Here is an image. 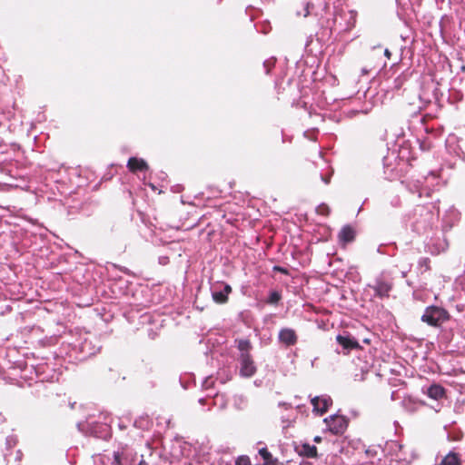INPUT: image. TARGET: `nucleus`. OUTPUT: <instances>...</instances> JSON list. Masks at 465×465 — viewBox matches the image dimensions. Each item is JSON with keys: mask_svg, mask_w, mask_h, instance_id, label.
Masks as SVG:
<instances>
[{"mask_svg": "<svg viewBox=\"0 0 465 465\" xmlns=\"http://www.w3.org/2000/svg\"><path fill=\"white\" fill-rule=\"evenodd\" d=\"M450 313L442 307L440 306H428L426 307L421 321L432 327H440L442 323L450 320Z\"/></svg>", "mask_w": 465, "mask_h": 465, "instance_id": "1", "label": "nucleus"}, {"mask_svg": "<svg viewBox=\"0 0 465 465\" xmlns=\"http://www.w3.org/2000/svg\"><path fill=\"white\" fill-rule=\"evenodd\" d=\"M231 292L232 287L228 283L217 282L211 286L212 298L218 304L226 303Z\"/></svg>", "mask_w": 465, "mask_h": 465, "instance_id": "2", "label": "nucleus"}, {"mask_svg": "<svg viewBox=\"0 0 465 465\" xmlns=\"http://www.w3.org/2000/svg\"><path fill=\"white\" fill-rule=\"evenodd\" d=\"M328 427L329 430L335 435L341 434L348 426V420L346 417L333 414L323 420Z\"/></svg>", "mask_w": 465, "mask_h": 465, "instance_id": "3", "label": "nucleus"}, {"mask_svg": "<svg viewBox=\"0 0 465 465\" xmlns=\"http://www.w3.org/2000/svg\"><path fill=\"white\" fill-rule=\"evenodd\" d=\"M414 216H420V219L416 218V226L417 230L424 229L426 230L430 224L432 223V221L434 219V214L432 212L424 205H419L414 210Z\"/></svg>", "mask_w": 465, "mask_h": 465, "instance_id": "4", "label": "nucleus"}, {"mask_svg": "<svg viewBox=\"0 0 465 465\" xmlns=\"http://www.w3.org/2000/svg\"><path fill=\"white\" fill-rule=\"evenodd\" d=\"M370 287L373 289L376 297L384 299L390 296L393 282L391 280L385 279L383 276H380L375 279L374 283L370 285Z\"/></svg>", "mask_w": 465, "mask_h": 465, "instance_id": "5", "label": "nucleus"}, {"mask_svg": "<svg viewBox=\"0 0 465 465\" xmlns=\"http://www.w3.org/2000/svg\"><path fill=\"white\" fill-rule=\"evenodd\" d=\"M239 361H240L241 376L249 378L255 374L256 366L254 364V361H253L251 354L250 355L240 354Z\"/></svg>", "mask_w": 465, "mask_h": 465, "instance_id": "6", "label": "nucleus"}, {"mask_svg": "<svg viewBox=\"0 0 465 465\" xmlns=\"http://www.w3.org/2000/svg\"><path fill=\"white\" fill-rule=\"evenodd\" d=\"M336 341L342 347L344 354H348L351 350L361 348L358 341L347 332L338 334L336 336Z\"/></svg>", "mask_w": 465, "mask_h": 465, "instance_id": "7", "label": "nucleus"}, {"mask_svg": "<svg viewBox=\"0 0 465 465\" xmlns=\"http://www.w3.org/2000/svg\"><path fill=\"white\" fill-rule=\"evenodd\" d=\"M448 248V242L444 238H430L426 242L425 250L432 255H438L440 252L446 251Z\"/></svg>", "mask_w": 465, "mask_h": 465, "instance_id": "8", "label": "nucleus"}, {"mask_svg": "<svg viewBox=\"0 0 465 465\" xmlns=\"http://www.w3.org/2000/svg\"><path fill=\"white\" fill-rule=\"evenodd\" d=\"M311 403L313 407V412L322 415L332 404V400L327 395L316 396L311 400Z\"/></svg>", "mask_w": 465, "mask_h": 465, "instance_id": "9", "label": "nucleus"}, {"mask_svg": "<svg viewBox=\"0 0 465 465\" xmlns=\"http://www.w3.org/2000/svg\"><path fill=\"white\" fill-rule=\"evenodd\" d=\"M279 342L286 347L294 346L298 341L296 331L292 328H282L278 333Z\"/></svg>", "mask_w": 465, "mask_h": 465, "instance_id": "10", "label": "nucleus"}, {"mask_svg": "<svg viewBox=\"0 0 465 465\" xmlns=\"http://www.w3.org/2000/svg\"><path fill=\"white\" fill-rule=\"evenodd\" d=\"M111 465H135V455L128 450L115 451Z\"/></svg>", "mask_w": 465, "mask_h": 465, "instance_id": "11", "label": "nucleus"}, {"mask_svg": "<svg viewBox=\"0 0 465 465\" xmlns=\"http://www.w3.org/2000/svg\"><path fill=\"white\" fill-rule=\"evenodd\" d=\"M424 405L425 403L423 401L412 398L411 396L404 397L403 400L401 401L402 408L410 413H414L418 411Z\"/></svg>", "mask_w": 465, "mask_h": 465, "instance_id": "12", "label": "nucleus"}, {"mask_svg": "<svg viewBox=\"0 0 465 465\" xmlns=\"http://www.w3.org/2000/svg\"><path fill=\"white\" fill-rule=\"evenodd\" d=\"M127 167L131 172L143 171L148 168L147 163L143 159L131 157L128 160Z\"/></svg>", "mask_w": 465, "mask_h": 465, "instance_id": "13", "label": "nucleus"}, {"mask_svg": "<svg viewBox=\"0 0 465 465\" xmlns=\"http://www.w3.org/2000/svg\"><path fill=\"white\" fill-rule=\"evenodd\" d=\"M444 394V388L439 384H432L427 389V395L433 400H440Z\"/></svg>", "mask_w": 465, "mask_h": 465, "instance_id": "14", "label": "nucleus"}, {"mask_svg": "<svg viewBox=\"0 0 465 465\" xmlns=\"http://www.w3.org/2000/svg\"><path fill=\"white\" fill-rule=\"evenodd\" d=\"M354 238V231L351 226H344L339 232V239L341 242H349Z\"/></svg>", "mask_w": 465, "mask_h": 465, "instance_id": "15", "label": "nucleus"}, {"mask_svg": "<svg viewBox=\"0 0 465 465\" xmlns=\"http://www.w3.org/2000/svg\"><path fill=\"white\" fill-rule=\"evenodd\" d=\"M440 465H461L459 455L453 451L449 452Z\"/></svg>", "mask_w": 465, "mask_h": 465, "instance_id": "16", "label": "nucleus"}, {"mask_svg": "<svg viewBox=\"0 0 465 465\" xmlns=\"http://www.w3.org/2000/svg\"><path fill=\"white\" fill-rule=\"evenodd\" d=\"M237 348L240 351V354L250 355V351L252 349V344L247 339L236 340Z\"/></svg>", "mask_w": 465, "mask_h": 465, "instance_id": "17", "label": "nucleus"}, {"mask_svg": "<svg viewBox=\"0 0 465 465\" xmlns=\"http://www.w3.org/2000/svg\"><path fill=\"white\" fill-rule=\"evenodd\" d=\"M282 299V294L278 291H272L270 292L267 299L266 303L268 304H277Z\"/></svg>", "mask_w": 465, "mask_h": 465, "instance_id": "18", "label": "nucleus"}, {"mask_svg": "<svg viewBox=\"0 0 465 465\" xmlns=\"http://www.w3.org/2000/svg\"><path fill=\"white\" fill-rule=\"evenodd\" d=\"M418 267L422 272L429 271L430 269V260L428 257H421L418 261Z\"/></svg>", "mask_w": 465, "mask_h": 465, "instance_id": "19", "label": "nucleus"}, {"mask_svg": "<svg viewBox=\"0 0 465 465\" xmlns=\"http://www.w3.org/2000/svg\"><path fill=\"white\" fill-rule=\"evenodd\" d=\"M259 454L263 459L264 462L266 464H272V456L271 452L268 451L267 448L263 447L259 450Z\"/></svg>", "mask_w": 465, "mask_h": 465, "instance_id": "20", "label": "nucleus"}, {"mask_svg": "<svg viewBox=\"0 0 465 465\" xmlns=\"http://www.w3.org/2000/svg\"><path fill=\"white\" fill-rule=\"evenodd\" d=\"M316 211L319 214L328 215L330 213V208L328 205L322 203L317 207Z\"/></svg>", "mask_w": 465, "mask_h": 465, "instance_id": "21", "label": "nucleus"}, {"mask_svg": "<svg viewBox=\"0 0 465 465\" xmlns=\"http://www.w3.org/2000/svg\"><path fill=\"white\" fill-rule=\"evenodd\" d=\"M328 172L326 173H321V179L325 184H329L331 177L332 175V171L330 170L329 167H327Z\"/></svg>", "mask_w": 465, "mask_h": 465, "instance_id": "22", "label": "nucleus"}, {"mask_svg": "<svg viewBox=\"0 0 465 465\" xmlns=\"http://www.w3.org/2000/svg\"><path fill=\"white\" fill-rule=\"evenodd\" d=\"M235 465H251L249 457H247V456L239 457L235 461Z\"/></svg>", "mask_w": 465, "mask_h": 465, "instance_id": "23", "label": "nucleus"}, {"mask_svg": "<svg viewBox=\"0 0 465 465\" xmlns=\"http://www.w3.org/2000/svg\"><path fill=\"white\" fill-rule=\"evenodd\" d=\"M213 384V381L212 380L211 377H207L205 378V380L203 381V387L205 389V390H208L210 389Z\"/></svg>", "mask_w": 465, "mask_h": 465, "instance_id": "24", "label": "nucleus"}, {"mask_svg": "<svg viewBox=\"0 0 465 465\" xmlns=\"http://www.w3.org/2000/svg\"><path fill=\"white\" fill-rule=\"evenodd\" d=\"M317 454V449L315 446H308V452L307 456L309 457H314Z\"/></svg>", "mask_w": 465, "mask_h": 465, "instance_id": "25", "label": "nucleus"}, {"mask_svg": "<svg viewBox=\"0 0 465 465\" xmlns=\"http://www.w3.org/2000/svg\"><path fill=\"white\" fill-rule=\"evenodd\" d=\"M376 50H377V48H376V47L372 48V49L371 50V52H369V53L367 54V58H368V59H372V58H374V56H376Z\"/></svg>", "mask_w": 465, "mask_h": 465, "instance_id": "26", "label": "nucleus"}, {"mask_svg": "<svg viewBox=\"0 0 465 465\" xmlns=\"http://www.w3.org/2000/svg\"><path fill=\"white\" fill-rule=\"evenodd\" d=\"M304 136L309 138V139H311V140L316 139V137L314 135V133L312 134V135H311V133L309 131L304 132Z\"/></svg>", "mask_w": 465, "mask_h": 465, "instance_id": "27", "label": "nucleus"}, {"mask_svg": "<svg viewBox=\"0 0 465 465\" xmlns=\"http://www.w3.org/2000/svg\"><path fill=\"white\" fill-rule=\"evenodd\" d=\"M310 8H311V4H310V3H307V4L305 5V10H306V12H305V14H304V16L309 15V14H310Z\"/></svg>", "mask_w": 465, "mask_h": 465, "instance_id": "28", "label": "nucleus"}, {"mask_svg": "<svg viewBox=\"0 0 465 465\" xmlns=\"http://www.w3.org/2000/svg\"><path fill=\"white\" fill-rule=\"evenodd\" d=\"M383 54L387 57V59H391V52L389 49H385Z\"/></svg>", "mask_w": 465, "mask_h": 465, "instance_id": "29", "label": "nucleus"}, {"mask_svg": "<svg viewBox=\"0 0 465 465\" xmlns=\"http://www.w3.org/2000/svg\"><path fill=\"white\" fill-rule=\"evenodd\" d=\"M273 270L277 271V272H283V273L286 272V270L284 268H282V267H280V266H274Z\"/></svg>", "mask_w": 465, "mask_h": 465, "instance_id": "30", "label": "nucleus"}, {"mask_svg": "<svg viewBox=\"0 0 465 465\" xmlns=\"http://www.w3.org/2000/svg\"><path fill=\"white\" fill-rule=\"evenodd\" d=\"M279 405H280V406H283V407H284V408H286V409H288V408H290V407H291V405H290V404H288V403H286V402H280V403H279Z\"/></svg>", "mask_w": 465, "mask_h": 465, "instance_id": "31", "label": "nucleus"}, {"mask_svg": "<svg viewBox=\"0 0 465 465\" xmlns=\"http://www.w3.org/2000/svg\"><path fill=\"white\" fill-rule=\"evenodd\" d=\"M396 395H397V392H396V391H392V393H391V399L392 401H395V400L397 399V396H396Z\"/></svg>", "mask_w": 465, "mask_h": 465, "instance_id": "32", "label": "nucleus"}, {"mask_svg": "<svg viewBox=\"0 0 465 465\" xmlns=\"http://www.w3.org/2000/svg\"><path fill=\"white\" fill-rule=\"evenodd\" d=\"M22 458V452L20 450L17 451L16 460H21Z\"/></svg>", "mask_w": 465, "mask_h": 465, "instance_id": "33", "label": "nucleus"}, {"mask_svg": "<svg viewBox=\"0 0 465 465\" xmlns=\"http://www.w3.org/2000/svg\"><path fill=\"white\" fill-rule=\"evenodd\" d=\"M425 189L424 188H420L419 189V196H421L422 193H424Z\"/></svg>", "mask_w": 465, "mask_h": 465, "instance_id": "34", "label": "nucleus"}, {"mask_svg": "<svg viewBox=\"0 0 465 465\" xmlns=\"http://www.w3.org/2000/svg\"><path fill=\"white\" fill-rule=\"evenodd\" d=\"M138 465H148L144 460H140Z\"/></svg>", "mask_w": 465, "mask_h": 465, "instance_id": "35", "label": "nucleus"}, {"mask_svg": "<svg viewBox=\"0 0 465 465\" xmlns=\"http://www.w3.org/2000/svg\"><path fill=\"white\" fill-rule=\"evenodd\" d=\"M264 65H265V66L267 67L266 73H269V71H270V68H269V65H268V64H267V63H265V64H264Z\"/></svg>", "mask_w": 465, "mask_h": 465, "instance_id": "36", "label": "nucleus"}, {"mask_svg": "<svg viewBox=\"0 0 465 465\" xmlns=\"http://www.w3.org/2000/svg\"><path fill=\"white\" fill-rule=\"evenodd\" d=\"M379 65H380V64H379L378 62H376V63H374V64H373V66H372V67H373V68H375V67H377V66H379Z\"/></svg>", "mask_w": 465, "mask_h": 465, "instance_id": "37", "label": "nucleus"}, {"mask_svg": "<svg viewBox=\"0 0 465 465\" xmlns=\"http://www.w3.org/2000/svg\"><path fill=\"white\" fill-rule=\"evenodd\" d=\"M368 71L366 69H362V74H367Z\"/></svg>", "mask_w": 465, "mask_h": 465, "instance_id": "38", "label": "nucleus"}, {"mask_svg": "<svg viewBox=\"0 0 465 465\" xmlns=\"http://www.w3.org/2000/svg\"><path fill=\"white\" fill-rule=\"evenodd\" d=\"M420 119H421V123H422V124H424V123H425V119H426V118H425V117H422V118H420Z\"/></svg>", "mask_w": 465, "mask_h": 465, "instance_id": "39", "label": "nucleus"}, {"mask_svg": "<svg viewBox=\"0 0 465 465\" xmlns=\"http://www.w3.org/2000/svg\"><path fill=\"white\" fill-rule=\"evenodd\" d=\"M199 401H200V403H203L204 400L203 399H200Z\"/></svg>", "mask_w": 465, "mask_h": 465, "instance_id": "40", "label": "nucleus"}]
</instances>
